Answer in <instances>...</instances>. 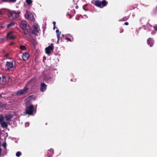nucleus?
I'll return each mask as SVG.
<instances>
[{
  "mask_svg": "<svg viewBox=\"0 0 157 157\" xmlns=\"http://www.w3.org/2000/svg\"><path fill=\"white\" fill-rule=\"evenodd\" d=\"M21 29V32L25 35L29 34L31 32V28L27 22L25 21H21L20 24Z\"/></svg>",
  "mask_w": 157,
  "mask_h": 157,
  "instance_id": "1",
  "label": "nucleus"
},
{
  "mask_svg": "<svg viewBox=\"0 0 157 157\" xmlns=\"http://www.w3.org/2000/svg\"><path fill=\"white\" fill-rule=\"evenodd\" d=\"M93 4L96 6L100 8H102L107 6L108 2L105 0H103L102 1L97 0L94 1Z\"/></svg>",
  "mask_w": 157,
  "mask_h": 157,
  "instance_id": "2",
  "label": "nucleus"
},
{
  "mask_svg": "<svg viewBox=\"0 0 157 157\" xmlns=\"http://www.w3.org/2000/svg\"><path fill=\"white\" fill-rule=\"evenodd\" d=\"M20 13L21 12L19 11L17 12L13 11L12 12L8 13V16L10 19H13L18 17Z\"/></svg>",
  "mask_w": 157,
  "mask_h": 157,
  "instance_id": "3",
  "label": "nucleus"
},
{
  "mask_svg": "<svg viewBox=\"0 0 157 157\" xmlns=\"http://www.w3.org/2000/svg\"><path fill=\"white\" fill-rule=\"evenodd\" d=\"M33 109L34 107L33 105H31L29 106H27L25 109V113L26 114L29 115H33Z\"/></svg>",
  "mask_w": 157,
  "mask_h": 157,
  "instance_id": "4",
  "label": "nucleus"
},
{
  "mask_svg": "<svg viewBox=\"0 0 157 157\" xmlns=\"http://www.w3.org/2000/svg\"><path fill=\"white\" fill-rule=\"evenodd\" d=\"M29 90V88L26 86H25L24 88L18 90L16 92L17 95H21L22 94L26 92Z\"/></svg>",
  "mask_w": 157,
  "mask_h": 157,
  "instance_id": "5",
  "label": "nucleus"
},
{
  "mask_svg": "<svg viewBox=\"0 0 157 157\" xmlns=\"http://www.w3.org/2000/svg\"><path fill=\"white\" fill-rule=\"evenodd\" d=\"M25 16L26 18L30 21H35V18L33 15L30 13H27L25 14Z\"/></svg>",
  "mask_w": 157,
  "mask_h": 157,
  "instance_id": "6",
  "label": "nucleus"
},
{
  "mask_svg": "<svg viewBox=\"0 0 157 157\" xmlns=\"http://www.w3.org/2000/svg\"><path fill=\"white\" fill-rule=\"evenodd\" d=\"M53 49L54 46H53V44H52L51 45H50L45 48V52L48 54H50L51 53V51H53Z\"/></svg>",
  "mask_w": 157,
  "mask_h": 157,
  "instance_id": "7",
  "label": "nucleus"
},
{
  "mask_svg": "<svg viewBox=\"0 0 157 157\" xmlns=\"http://www.w3.org/2000/svg\"><path fill=\"white\" fill-rule=\"evenodd\" d=\"M6 67H7V70L9 71L13 68H14L13 61L10 62L7 61L6 63Z\"/></svg>",
  "mask_w": 157,
  "mask_h": 157,
  "instance_id": "8",
  "label": "nucleus"
},
{
  "mask_svg": "<svg viewBox=\"0 0 157 157\" xmlns=\"http://www.w3.org/2000/svg\"><path fill=\"white\" fill-rule=\"evenodd\" d=\"M30 56V55L29 53L27 52H25L22 54V58L25 61L28 60Z\"/></svg>",
  "mask_w": 157,
  "mask_h": 157,
  "instance_id": "9",
  "label": "nucleus"
},
{
  "mask_svg": "<svg viewBox=\"0 0 157 157\" xmlns=\"http://www.w3.org/2000/svg\"><path fill=\"white\" fill-rule=\"evenodd\" d=\"M38 33L39 29L38 25H34L33 26V28L32 30V33L35 35H37V33Z\"/></svg>",
  "mask_w": 157,
  "mask_h": 157,
  "instance_id": "10",
  "label": "nucleus"
},
{
  "mask_svg": "<svg viewBox=\"0 0 157 157\" xmlns=\"http://www.w3.org/2000/svg\"><path fill=\"white\" fill-rule=\"evenodd\" d=\"M47 86L44 83H42L40 87V90L41 92H44L46 89Z\"/></svg>",
  "mask_w": 157,
  "mask_h": 157,
  "instance_id": "11",
  "label": "nucleus"
},
{
  "mask_svg": "<svg viewBox=\"0 0 157 157\" xmlns=\"http://www.w3.org/2000/svg\"><path fill=\"white\" fill-rule=\"evenodd\" d=\"M154 43L153 40L151 38H149L147 40V44L151 47L153 46Z\"/></svg>",
  "mask_w": 157,
  "mask_h": 157,
  "instance_id": "12",
  "label": "nucleus"
},
{
  "mask_svg": "<svg viewBox=\"0 0 157 157\" xmlns=\"http://www.w3.org/2000/svg\"><path fill=\"white\" fill-rule=\"evenodd\" d=\"M12 32H10L7 33V37L9 38V39L10 40H14L16 38V37L15 36H13L12 35Z\"/></svg>",
  "mask_w": 157,
  "mask_h": 157,
  "instance_id": "13",
  "label": "nucleus"
},
{
  "mask_svg": "<svg viewBox=\"0 0 157 157\" xmlns=\"http://www.w3.org/2000/svg\"><path fill=\"white\" fill-rule=\"evenodd\" d=\"M53 153V151L52 149H50L47 151V156L48 157H51Z\"/></svg>",
  "mask_w": 157,
  "mask_h": 157,
  "instance_id": "14",
  "label": "nucleus"
},
{
  "mask_svg": "<svg viewBox=\"0 0 157 157\" xmlns=\"http://www.w3.org/2000/svg\"><path fill=\"white\" fill-rule=\"evenodd\" d=\"M15 23L14 22H12L7 25V28L9 29L12 28L15 26Z\"/></svg>",
  "mask_w": 157,
  "mask_h": 157,
  "instance_id": "15",
  "label": "nucleus"
},
{
  "mask_svg": "<svg viewBox=\"0 0 157 157\" xmlns=\"http://www.w3.org/2000/svg\"><path fill=\"white\" fill-rule=\"evenodd\" d=\"M0 124L1 126L3 128H6L8 126L7 123L4 121H3L2 123H1Z\"/></svg>",
  "mask_w": 157,
  "mask_h": 157,
  "instance_id": "16",
  "label": "nucleus"
},
{
  "mask_svg": "<svg viewBox=\"0 0 157 157\" xmlns=\"http://www.w3.org/2000/svg\"><path fill=\"white\" fill-rule=\"evenodd\" d=\"M13 115L12 114H9L6 115L5 116V118L7 120H9L13 118Z\"/></svg>",
  "mask_w": 157,
  "mask_h": 157,
  "instance_id": "17",
  "label": "nucleus"
},
{
  "mask_svg": "<svg viewBox=\"0 0 157 157\" xmlns=\"http://www.w3.org/2000/svg\"><path fill=\"white\" fill-rule=\"evenodd\" d=\"M16 0H2L3 2H16Z\"/></svg>",
  "mask_w": 157,
  "mask_h": 157,
  "instance_id": "18",
  "label": "nucleus"
},
{
  "mask_svg": "<svg viewBox=\"0 0 157 157\" xmlns=\"http://www.w3.org/2000/svg\"><path fill=\"white\" fill-rule=\"evenodd\" d=\"M57 38H60V36L61 34V32L59 31L58 30L56 31Z\"/></svg>",
  "mask_w": 157,
  "mask_h": 157,
  "instance_id": "19",
  "label": "nucleus"
},
{
  "mask_svg": "<svg viewBox=\"0 0 157 157\" xmlns=\"http://www.w3.org/2000/svg\"><path fill=\"white\" fill-rule=\"evenodd\" d=\"M20 48L22 50H25L26 49V47L24 45H20Z\"/></svg>",
  "mask_w": 157,
  "mask_h": 157,
  "instance_id": "20",
  "label": "nucleus"
},
{
  "mask_svg": "<svg viewBox=\"0 0 157 157\" xmlns=\"http://www.w3.org/2000/svg\"><path fill=\"white\" fill-rule=\"evenodd\" d=\"M26 3L29 5H30L32 3V0H26Z\"/></svg>",
  "mask_w": 157,
  "mask_h": 157,
  "instance_id": "21",
  "label": "nucleus"
},
{
  "mask_svg": "<svg viewBox=\"0 0 157 157\" xmlns=\"http://www.w3.org/2000/svg\"><path fill=\"white\" fill-rule=\"evenodd\" d=\"M128 18H129V17H124L122 19L119 20V21H126L128 19Z\"/></svg>",
  "mask_w": 157,
  "mask_h": 157,
  "instance_id": "22",
  "label": "nucleus"
},
{
  "mask_svg": "<svg viewBox=\"0 0 157 157\" xmlns=\"http://www.w3.org/2000/svg\"><path fill=\"white\" fill-rule=\"evenodd\" d=\"M4 118L3 116H0V124L3 121Z\"/></svg>",
  "mask_w": 157,
  "mask_h": 157,
  "instance_id": "23",
  "label": "nucleus"
},
{
  "mask_svg": "<svg viewBox=\"0 0 157 157\" xmlns=\"http://www.w3.org/2000/svg\"><path fill=\"white\" fill-rule=\"evenodd\" d=\"M21 155V152L20 151H17L16 154V156L17 157H19Z\"/></svg>",
  "mask_w": 157,
  "mask_h": 157,
  "instance_id": "24",
  "label": "nucleus"
},
{
  "mask_svg": "<svg viewBox=\"0 0 157 157\" xmlns=\"http://www.w3.org/2000/svg\"><path fill=\"white\" fill-rule=\"evenodd\" d=\"M5 106L3 104L2 102H0V108H3Z\"/></svg>",
  "mask_w": 157,
  "mask_h": 157,
  "instance_id": "25",
  "label": "nucleus"
},
{
  "mask_svg": "<svg viewBox=\"0 0 157 157\" xmlns=\"http://www.w3.org/2000/svg\"><path fill=\"white\" fill-rule=\"evenodd\" d=\"M6 142H4L2 144V146L5 148L6 147Z\"/></svg>",
  "mask_w": 157,
  "mask_h": 157,
  "instance_id": "26",
  "label": "nucleus"
},
{
  "mask_svg": "<svg viewBox=\"0 0 157 157\" xmlns=\"http://www.w3.org/2000/svg\"><path fill=\"white\" fill-rule=\"evenodd\" d=\"M65 39L67 40L68 41H69L70 42H72V40H71V39L70 38H69L68 37H66V38H65Z\"/></svg>",
  "mask_w": 157,
  "mask_h": 157,
  "instance_id": "27",
  "label": "nucleus"
},
{
  "mask_svg": "<svg viewBox=\"0 0 157 157\" xmlns=\"http://www.w3.org/2000/svg\"><path fill=\"white\" fill-rule=\"evenodd\" d=\"M9 53H7L6 54V55H4V57H8V56H9Z\"/></svg>",
  "mask_w": 157,
  "mask_h": 157,
  "instance_id": "28",
  "label": "nucleus"
},
{
  "mask_svg": "<svg viewBox=\"0 0 157 157\" xmlns=\"http://www.w3.org/2000/svg\"><path fill=\"white\" fill-rule=\"evenodd\" d=\"M52 23L53 25V26H56V22L55 21H54Z\"/></svg>",
  "mask_w": 157,
  "mask_h": 157,
  "instance_id": "29",
  "label": "nucleus"
},
{
  "mask_svg": "<svg viewBox=\"0 0 157 157\" xmlns=\"http://www.w3.org/2000/svg\"><path fill=\"white\" fill-rule=\"evenodd\" d=\"M83 9L85 11L87 10V9L85 8V6H83Z\"/></svg>",
  "mask_w": 157,
  "mask_h": 157,
  "instance_id": "30",
  "label": "nucleus"
},
{
  "mask_svg": "<svg viewBox=\"0 0 157 157\" xmlns=\"http://www.w3.org/2000/svg\"><path fill=\"white\" fill-rule=\"evenodd\" d=\"M57 38V44H58L59 43V40L60 38Z\"/></svg>",
  "mask_w": 157,
  "mask_h": 157,
  "instance_id": "31",
  "label": "nucleus"
},
{
  "mask_svg": "<svg viewBox=\"0 0 157 157\" xmlns=\"http://www.w3.org/2000/svg\"><path fill=\"white\" fill-rule=\"evenodd\" d=\"M124 24L125 25H128V22H126L124 23Z\"/></svg>",
  "mask_w": 157,
  "mask_h": 157,
  "instance_id": "32",
  "label": "nucleus"
},
{
  "mask_svg": "<svg viewBox=\"0 0 157 157\" xmlns=\"http://www.w3.org/2000/svg\"><path fill=\"white\" fill-rule=\"evenodd\" d=\"M154 28L155 30H157V26L154 27Z\"/></svg>",
  "mask_w": 157,
  "mask_h": 157,
  "instance_id": "33",
  "label": "nucleus"
},
{
  "mask_svg": "<svg viewBox=\"0 0 157 157\" xmlns=\"http://www.w3.org/2000/svg\"><path fill=\"white\" fill-rule=\"evenodd\" d=\"M56 28V26H54L53 29L54 30Z\"/></svg>",
  "mask_w": 157,
  "mask_h": 157,
  "instance_id": "34",
  "label": "nucleus"
},
{
  "mask_svg": "<svg viewBox=\"0 0 157 157\" xmlns=\"http://www.w3.org/2000/svg\"><path fill=\"white\" fill-rule=\"evenodd\" d=\"M2 98V96L1 94H0V99L1 98Z\"/></svg>",
  "mask_w": 157,
  "mask_h": 157,
  "instance_id": "35",
  "label": "nucleus"
},
{
  "mask_svg": "<svg viewBox=\"0 0 157 157\" xmlns=\"http://www.w3.org/2000/svg\"><path fill=\"white\" fill-rule=\"evenodd\" d=\"M33 79H31L29 81V82H31L32 81V80H33Z\"/></svg>",
  "mask_w": 157,
  "mask_h": 157,
  "instance_id": "36",
  "label": "nucleus"
},
{
  "mask_svg": "<svg viewBox=\"0 0 157 157\" xmlns=\"http://www.w3.org/2000/svg\"><path fill=\"white\" fill-rule=\"evenodd\" d=\"M78 6H76V7H75V8L76 9H78Z\"/></svg>",
  "mask_w": 157,
  "mask_h": 157,
  "instance_id": "37",
  "label": "nucleus"
},
{
  "mask_svg": "<svg viewBox=\"0 0 157 157\" xmlns=\"http://www.w3.org/2000/svg\"><path fill=\"white\" fill-rule=\"evenodd\" d=\"M1 151H2V149L1 148H0V153H1Z\"/></svg>",
  "mask_w": 157,
  "mask_h": 157,
  "instance_id": "38",
  "label": "nucleus"
},
{
  "mask_svg": "<svg viewBox=\"0 0 157 157\" xmlns=\"http://www.w3.org/2000/svg\"><path fill=\"white\" fill-rule=\"evenodd\" d=\"M123 30L122 29L120 32V33H122L123 31Z\"/></svg>",
  "mask_w": 157,
  "mask_h": 157,
  "instance_id": "39",
  "label": "nucleus"
},
{
  "mask_svg": "<svg viewBox=\"0 0 157 157\" xmlns=\"http://www.w3.org/2000/svg\"><path fill=\"white\" fill-rule=\"evenodd\" d=\"M72 39H73L72 40L73 41V37L72 36Z\"/></svg>",
  "mask_w": 157,
  "mask_h": 157,
  "instance_id": "40",
  "label": "nucleus"
},
{
  "mask_svg": "<svg viewBox=\"0 0 157 157\" xmlns=\"http://www.w3.org/2000/svg\"><path fill=\"white\" fill-rule=\"evenodd\" d=\"M2 14V13L0 12V14Z\"/></svg>",
  "mask_w": 157,
  "mask_h": 157,
  "instance_id": "41",
  "label": "nucleus"
},
{
  "mask_svg": "<svg viewBox=\"0 0 157 157\" xmlns=\"http://www.w3.org/2000/svg\"><path fill=\"white\" fill-rule=\"evenodd\" d=\"M72 36H71V35L70 36V37H72Z\"/></svg>",
  "mask_w": 157,
  "mask_h": 157,
  "instance_id": "42",
  "label": "nucleus"
},
{
  "mask_svg": "<svg viewBox=\"0 0 157 157\" xmlns=\"http://www.w3.org/2000/svg\"><path fill=\"white\" fill-rule=\"evenodd\" d=\"M156 9L157 10V7H156Z\"/></svg>",
  "mask_w": 157,
  "mask_h": 157,
  "instance_id": "43",
  "label": "nucleus"
},
{
  "mask_svg": "<svg viewBox=\"0 0 157 157\" xmlns=\"http://www.w3.org/2000/svg\"><path fill=\"white\" fill-rule=\"evenodd\" d=\"M62 36H63V34H62Z\"/></svg>",
  "mask_w": 157,
  "mask_h": 157,
  "instance_id": "44",
  "label": "nucleus"
}]
</instances>
